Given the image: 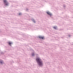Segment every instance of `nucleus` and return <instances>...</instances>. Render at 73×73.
<instances>
[{
    "instance_id": "39448f33",
    "label": "nucleus",
    "mask_w": 73,
    "mask_h": 73,
    "mask_svg": "<svg viewBox=\"0 0 73 73\" xmlns=\"http://www.w3.org/2000/svg\"><path fill=\"white\" fill-rule=\"evenodd\" d=\"M9 44L10 45H11V44H12V43L11 42H9Z\"/></svg>"
},
{
    "instance_id": "6e6552de",
    "label": "nucleus",
    "mask_w": 73,
    "mask_h": 73,
    "mask_svg": "<svg viewBox=\"0 0 73 73\" xmlns=\"http://www.w3.org/2000/svg\"><path fill=\"white\" fill-rule=\"evenodd\" d=\"M32 56H34V54H32Z\"/></svg>"
},
{
    "instance_id": "f03ea898",
    "label": "nucleus",
    "mask_w": 73,
    "mask_h": 73,
    "mask_svg": "<svg viewBox=\"0 0 73 73\" xmlns=\"http://www.w3.org/2000/svg\"><path fill=\"white\" fill-rule=\"evenodd\" d=\"M3 2L5 5H8V3L6 0H3Z\"/></svg>"
},
{
    "instance_id": "20e7f679",
    "label": "nucleus",
    "mask_w": 73,
    "mask_h": 73,
    "mask_svg": "<svg viewBox=\"0 0 73 73\" xmlns=\"http://www.w3.org/2000/svg\"><path fill=\"white\" fill-rule=\"evenodd\" d=\"M39 37L40 38H41V39H44V36H39Z\"/></svg>"
},
{
    "instance_id": "423d86ee",
    "label": "nucleus",
    "mask_w": 73,
    "mask_h": 73,
    "mask_svg": "<svg viewBox=\"0 0 73 73\" xmlns=\"http://www.w3.org/2000/svg\"><path fill=\"white\" fill-rule=\"evenodd\" d=\"M54 29H56L57 28V27H54Z\"/></svg>"
},
{
    "instance_id": "f257e3e1",
    "label": "nucleus",
    "mask_w": 73,
    "mask_h": 73,
    "mask_svg": "<svg viewBox=\"0 0 73 73\" xmlns=\"http://www.w3.org/2000/svg\"><path fill=\"white\" fill-rule=\"evenodd\" d=\"M36 60L37 62H38L39 65L40 66L42 65V62L40 58H37L36 59Z\"/></svg>"
},
{
    "instance_id": "0eeeda50",
    "label": "nucleus",
    "mask_w": 73,
    "mask_h": 73,
    "mask_svg": "<svg viewBox=\"0 0 73 73\" xmlns=\"http://www.w3.org/2000/svg\"><path fill=\"white\" fill-rule=\"evenodd\" d=\"M0 62L1 64H3V61H1Z\"/></svg>"
},
{
    "instance_id": "1a4fd4ad",
    "label": "nucleus",
    "mask_w": 73,
    "mask_h": 73,
    "mask_svg": "<svg viewBox=\"0 0 73 73\" xmlns=\"http://www.w3.org/2000/svg\"><path fill=\"white\" fill-rule=\"evenodd\" d=\"M21 13H19V15H21Z\"/></svg>"
},
{
    "instance_id": "7ed1b4c3",
    "label": "nucleus",
    "mask_w": 73,
    "mask_h": 73,
    "mask_svg": "<svg viewBox=\"0 0 73 73\" xmlns=\"http://www.w3.org/2000/svg\"><path fill=\"white\" fill-rule=\"evenodd\" d=\"M46 13L48 15H50V16H52V14L50 13V12H47Z\"/></svg>"
}]
</instances>
